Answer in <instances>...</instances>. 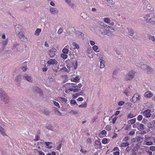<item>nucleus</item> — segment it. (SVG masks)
Returning <instances> with one entry per match:
<instances>
[{
	"instance_id": "1",
	"label": "nucleus",
	"mask_w": 155,
	"mask_h": 155,
	"mask_svg": "<svg viewBox=\"0 0 155 155\" xmlns=\"http://www.w3.org/2000/svg\"><path fill=\"white\" fill-rule=\"evenodd\" d=\"M143 18L147 23L155 24V15L153 13H149L145 15Z\"/></svg>"
},
{
	"instance_id": "2",
	"label": "nucleus",
	"mask_w": 155,
	"mask_h": 155,
	"mask_svg": "<svg viewBox=\"0 0 155 155\" xmlns=\"http://www.w3.org/2000/svg\"><path fill=\"white\" fill-rule=\"evenodd\" d=\"M135 72L134 71H129L125 76V79L126 81L131 80L134 76Z\"/></svg>"
},
{
	"instance_id": "3",
	"label": "nucleus",
	"mask_w": 155,
	"mask_h": 155,
	"mask_svg": "<svg viewBox=\"0 0 155 155\" xmlns=\"http://www.w3.org/2000/svg\"><path fill=\"white\" fill-rule=\"evenodd\" d=\"M0 97L1 98V99L5 103H7L8 102V97L6 94L5 93V92L3 91L0 94Z\"/></svg>"
},
{
	"instance_id": "4",
	"label": "nucleus",
	"mask_w": 155,
	"mask_h": 155,
	"mask_svg": "<svg viewBox=\"0 0 155 155\" xmlns=\"http://www.w3.org/2000/svg\"><path fill=\"white\" fill-rule=\"evenodd\" d=\"M66 85L68 87H74L76 88V87H78V88H81L82 86V85L81 84H78V85H77L76 83H67Z\"/></svg>"
},
{
	"instance_id": "5",
	"label": "nucleus",
	"mask_w": 155,
	"mask_h": 155,
	"mask_svg": "<svg viewBox=\"0 0 155 155\" xmlns=\"http://www.w3.org/2000/svg\"><path fill=\"white\" fill-rule=\"evenodd\" d=\"M141 67L144 70H147V72L148 73L152 72L153 71L149 66L146 64H143L141 65Z\"/></svg>"
},
{
	"instance_id": "6",
	"label": "nucleus",
	"mask_w": 155,
	"mask_h": 155,
	"mask_svg": "<svg viewBox=\"0 0 155 155\" xmlns=\"http://www.w3.org/2000/svg\"><path fill=\"white\" fill-rule=\"evenodd\" d=\"M140 95L137 93H135L133 96L131 101L134 103H136L137 101H139L140 100Z\"/></svg>"
},
{
	"instance_id": "7",
	"label": "nucleus",
	"mask_w": 155,
	"mask_h": 155,
	"mask_svg": "<svg viewBox=\"0 0 155 155\" xmlns=\"http://www.w3.org/2000/svg\"><path fill=\"white\" fill-rule=\"evenodd\" d=\"M143 115L146 118H148L151 116V110L149 109L144 110L142 113Z\"/></svg>"
},
{
	"instance_id": "8",
	"label": "nucleus",
	"mask_w": 155,
	"mask_h": 155,
	"mask_svg": "<svg viewBox=\"0 0 155 155\" xmlns=\"http://www.w3.org/2000/svg\"><path fill=\"white\" fill-rule=\"evenodd\" d=\"M95 148L96 149H100L102 148L101 143L100 141V139H98V140H96L95 141L94 144Z\"/></svg>"
},
{
	"instance_id": "9",
	"label": "nucleus",
	"mask_w": 155,
	"mask_h": 155,
	"mask_svg": "<svg viewBox=\"0 0 155 155\" xmlns=\"http://www.w3.org/2000/svg\"><path fill=\"white\" fill-rule=\"evenodd\" d=\"M18 36L20 39L24 42H25L28 41L27 38L25 36L23 33L19 32L18 33Z\"/></svg>"
},
{
	"instance_id": "10",
	"label": "nucleus",
	"mask_w": 155,
	"mask_h": 155,
	"mask_svg": "<svg viewBox=\"0 0 155 155\" xmlns=\"http://www.w3.org/2000/svg\"><path fill=\"white\" fill-rule=\"evenodd\" d=\"M75 61V59L74 58H72L71 60V63L72 64V66L74 67L75 69H76L78 66V62Z\"/></svg>"
},
{
	"instance_id": "11",
	"label": "nucleus",
	"mask_w": 155,
	"mask_h": 155,
	"mask_svg": "<svg viewBox=\"0 0 155 155\" xmlns=\"http://www.w3.org/2000/svg\"><path fill=\"white\" fill-rule=\"evenodd\" d=\"M50 12L52 14H57L58 12V11L57 8L50 6L49 9Z\"/></svg>"
},
{
	"instance_id": "12",
	"label": "nucleus",
	"mask_w": 155,
	"mask_h": 155,
	"mask_svg": "<svg viewBox=\"0 0 155 155\" xmlns=\"http://www.w3.org/2000/svg\"><path fill=\"white\" fill-rule=\"evenodd\" d=\"M47 63L49 65L54 64L56 65L58 64V62L55 59H50L48 61Z\"/></svg>"
},
{
	"instance_id": "13",
	"label": "nucleus",
	"mask_w": 155,
	"mask_h": 155,
	"mask_svg": "<svg viewBox=\"0 0 155 155\" xmlns=\"http://www.w3.org/2000/svg\"><path fill=\"white\" fill-rule=\"evenodd\" d=\"M34 90H35V91L36 92L39 93L40 95H41L42 94V91L38 87H34Z\"/></svg>"
},
{
	"instance_id": "14",
	"label": "nucleus",
	"mask_w": 155,
	"mask_h": 155,
	"mask_svg": "<svg viewBox=\"0 0 155 155\" xmlns=\"http://www.w3.org/2000/svg\"><path fill=\"white\" fill-rule=\"evenodd\" d=\"M24 77L25 78L27 81L29 82H31L32 81L31 80V78L27 74H25L24 76Z\"/></svg>"
},
{
	"instance_id": "15",
	"label": "nucleus",
	"mask_w": 155,
	"mask_h": 155,
	"mask_svg": "<svg viewBox=\"0 0 155 155\" xmlns=\"http://www.w3.org/2000/svg\"><path fill=\"white\" fill-rule=\"evenodd\" d=\"M58 99L62 103H66L67 101V99L65 98L59 97L58 98Z\"/></svg>"
},
{
	"instance_id": "16",
	"label": "nucleus",
	"mask_w": 155,
	"mask_h": 155,
	"mask_svg": "<svg viewBox=\"0 0 155 155\" xmlns=\"http://www.w3.org/2000/svg\"><path fill=\"white\" fill-rule=\"evenodd\" d=\"M48 54L50 57L51 58H52L54 57L55 55L54 52L52 51L51 50H49Z\"/></svg>"
},
{
	"instance_id": "17",
	"label": "nucleus",
	"mask_w": 155,
	"mask_h": 155,
	"mask_svg": "<svg viewBox=\"0 0 155 155\" xmlns=\"http://www.w3.org/2000/svg\"><path fill=\"white\" fill-rule=\"evenodd\" d=\"M110 139L106 138H104L102 140V143L104 144H107L110 141Z\"/></svg>"
},
{
	"instance_id": "18",
	"label": "nucleus",
	"mask_w": 155,
	"mask_h": 155,
	"mask_svg": "<svg viewBox=\"0 0 155 155\" xmlns=\"http://www.w3.org/2000/svg\"><path fill=\"white\" fill-rule=\"evenodd\" d=\"M99 61L100 62V67L101 68H103L104 66V60L102 59H100Z\"/></svg>"
},
{
	"instance_id": "19",
	"label": "nucleus",
	"mask_w": 155,
	"mask_h": 155,
	"mask_svg": "<svg viewBox=\"0 0 155 155\" xmlns=\"http://www.w3.org/2000/svg\"><path fill=\"white\" fill-rule=\"evenodd\" d=\"M107 132L104 130H102L101 132L98 134V136L100 137H101L102 135H104V137L106 135Z\"/></svg>"
},
{
	"instance_id": "20",
	"label": "nucleus",
	"mask_w": 155,
	"mask_h": 155,
	"mask_svg": "<svg viewBox=\"0 0 155 155\" xmlns=\"http://www.w3.org/2000/svg\"><path fill=\"white\" fill-rule=\"evenodd\" d=\"M143 139V137H140V135H139L137 137L136 140L137 142L141 143Z\"/></svg>"
},
{
	"instance_id": "21",
	"label": "nucleus",
	"mask_w": 155,
	"mask_h": 155,
	"mask_svg": "<svg viewBox=\"0 0 155 155\" xmlns=\"http://www.w3.org/2000/svg\"><path fill=\"white\" fill-rule=\"evenodd\" d=\"M136 121V118H134L133 119H130L128 121V123L130 124H134Z\"/></svg>"
},
{
	"instance_id": "22",
	"label": "nucleus",
	"mask_w": 155,
	"mask_h": 155,
	"mask_svg": "<svg viewBox=\"0 0 155 155\" xmlns=\"http://www.w3.org/2000/svg\"><path fill=\"white\" fill-rule=\"evenodd\" d=\"M68 48V46H66L62 50V52L65 54H68V52L69 51V50Z\"/></svg>"
},
{
	"instance_id": "23",
	"label": "nucleus",
	"mask_w": 155,
	"mask_h": 155,
	"mask_svg": "<svg viewBox=\"0 0 155 155\" xmlns=\"http://www.w3.org/2000/svg\"><path fill=\"white\" fill-rule=\"evenodd\" d=\"M45 143L46 145L47 146V148H49V149H51L52 148V146L51 145L52 144V142H46Z\"/></svg>"
},
{
	"instance_id": "24",
	"label": "nucleus",
	"mask_w": 155,
	"mask_h": 155,
	"mask_svg": "<svg viewBox=\"0 0 155 155\" xmlns=\"http://www.w3.org/2000/svg\"><path fill=\"white\" fill-rule=\"evenodd\" d=\"M130 145V143L128 142H124L121 143L120 146V147H127Z\"/></svg>"
},
{
	"instance_id": "25",
	"label": "nucleus",
	"mask_w": 155,
	"mask_h": 155,
	"mask_svg": "<svg viewBox=\"0 0 155 155\" xmlns=\"http://www.w3.org/2000/svg\"><path fill=\"white\" fill-rule=\"evenodd\" d=\"M135 117V115H134L133 114L131 113H129L127 115V119H130L134 117Z\"/></svg>"
},
{
	"instance_id": "26",
	"label": "nucleus",
	"mask_w": 155,
	"mask_h": 155,
	"mask_svg": "<svg viewBox=\"0 0 155 155\" xmlns=\"http://www.w3.org/2000/svg\"><path fill=\"white\" fill-rule=\"evenodd\" d=\"M0 132H1L3 136L6 135L4 128L1 127H0Z\"/></svg>"
},
{
	"instance_id": "27",
	"label": "nucleus",
	"mask_w": 155,
	"mask_h": 155,
	"mask_svg": "<svg viewBox=\"0 0 155 155\" xmlns=\"http://www.w3.org/2000/svg\"><path fill=\"white\" fill-rule=\"evenodd\" d=\"M153 94L150 93H148L146 92L144 94L145 97H150L153 96Z\"/></svg>"
},
{
	"instance_id": "28",
	"label": "nucleus",
	"mask_w": 155,
	"mask_h": 155,
	"mask_svg": "<svg viewBox=\"0 0 155 155\" xmlns=\"http://www.w3.org/2000/svg\"><path fill=\"white\" fill-rule=\"evenodd\" d=\"M70 91H73L74 92H78L79 91V90L78 88H75L74 87H69Z\"/></svg>"
},
{
	"instance_id": "29",
	"label": "nucleus",
	"mask_w": 155,
	"mask_h": 155,
	"mask_svg": "<svg viewBox=\"0 0 155 155\" xmlns=\"http://www.w3.org/2000/svg\"><path fill=\"white\" fill-rule=\"evenodd\" d=\"M148 38L150 40L152 41L153 42H155V37L152 35H150L148 36Z\"/></svg>"
},
{
	"instance_id": "30",
	"label": "nucleus",
	"mask_w": 155,
	"mask_h": 155,
	"mask_svg": "<svg viewBox=\"0 0 155 155\" xmlns=\"http://www.w3.org/2000/svg\"><path fill=\"white\" fill-rule=\"evenodd\" d=\"M41 31V29L40 28H37L35 31V35H38Z\"/></svg>"
},
{
	"instance_id": "31",
	"label": "nucleus",
	"mask_w": 155,
	"mask_h": 155,
	"mask_svg": "<svg viewBox=\"0 0 155 155\" xmlns=\"http://www.w3.org/2000/svg\"><path fill=\"white\" fill-rule=\"evenodd\" d=\"M72 45L74 47V49L76 48L78 49L79 48V45L75 42H73Z\"/></svg>"
},
{
	"instance_id": "32",
	"label": "nucleus",
	"mask_w": 155,
	"mask_h": 155,
	"mask_svg": "<svg viewBox=\"0 0 155 155\" xmlns=\"http://www.w3.org/2000/svg\"><path fill=\"white\" fill-rule=\"evenodd\" d=\"M105 129L108 131L110 130L111 129V126L109 125H107L105 127Z\"/></svg>"
},
{
	"instance_id": "33",
	"label": "nucleus",
	"mask_w": 155,
	"mask_h": 155,
	"mask_svg": "<svg viewBox=\"0 0 155 155\" xmlns=\"http://www.w3.org/2000/svg\"><path fill=\"white\" fill-rule=\"evenodd\" d=\"M87 104L86 102H84V103L83 104L79 105L78 106V107L80 108L81 107H87Z\"/></svg>"
},
{
	"instance_id": "34",
	"label": "nucleus",
	"mask_w": 155,
	"mask_h": 155,
	"mask_svg": "<svg viewBox=\"0 0 155 155\" xmlns=\"http://www.w3.org/2000/svg\"><path fill=\"white\" fill-rule=\"evenodd\" d=\"M104 21L107 24H109L110 22V20L109 18H104Z\"/></svg>"
},
{
	"instance_id": "35",
	"label": "nucleus",
	"mask_w": 155,
	"mask_h": 155,
	"mask_svg": "<svg viewBox=\"0 0 155 155\" xmlns=\"http://www.w3.org/2000/svg\"><path fill=\"white\" fill-rule=\"evenodd\" d=\"M101 29H102V28H100V30L101 32V34L102 35H106L107 33V30H103V31L102 32V31Z\"/></svg>"
},
{
	"instance_id": "36",
	"label": "nucleus",
	"mask_w": 155,
	"mask_h": 155,
	"mask_svg": "<svg viewBox=\"0 0 155 155\" xmlns=\"http://www.w3.org/2000/svg\"><path fill=\"white\" fill-rule=\"evenodd\" d=\"M143 118V117L142 115H139L137 117V120L139 121H140Z\"/></svg>"
},
{
	"instance_id": "37",
	"label": "nucleus",
	"mask_w": 155,
	"mask_h": 155,
	"mask_svg": "<svg viewBox=\"0 0 155 155\" xmlns=\"http://www.w3.org/2000/svg\"><path fill=\"white\" fill-rule=\"evenodd\" d=\"M145 142H146V145H151L153 144V142L151 141H145Z\"/></svg>"
},
{
	"instance_id": "38",
	"label": "nucleus",
	"mask_w": 155,
	"mask_h": 155,
	"mask_svg": "<svg viewBox=\"0 0 155 155\" xmlns=\"http://www.w3.org/2000/svg\"><path fill=\"white\" fill-rule=\"evenodd\" d=\"M139 128L141 130H144V125L143 124H140L139 125Z\"/></svg>"
},
{
	"instance_id": "39",
	"label": "nucleus",
	"mask_w": 155,
	"mask_h": 155,
	"mask_svg": "<svg viewBox=\"0 0 155 155\" xmlns=\"http://www.w3.org/2000/svg\"><path fill=\"white\" fill-rule=\"evenodd\" d=\"M79 80V78L78 77H76L73 79V81L74 82H77Z\"/></svg>"
},
{
	"instance_id": "40",
	"label": "nucleus",
	"mask_w": 155,
	"mask_h": 155,
	"mask_svg": "<svg viewBox=\"0 0 155 155\" xmlns=\"http://www.w3.org/2000/svg\"><path fill=\"white\" fill-rule=\"evenodd\" d=\"M61 57L64 59H66L67 58V55L66 54H61Z\"/></svg>"
},
{
	"instance_id": "41",
	"label": "nucleus",
	"mask_w": 155,
	"mask_h": 155,
	"mask_svg": "<svg viewBox=\"0 0 155 155\" xmlns=\"http://www.w3.org/2000/svg\"><path fill=\"white\" fill-rule=\"evenodd\" d=\"M70 113L74 114H75L78 113V111L77 110H72L71 111Z\"/></svg>"
},
{
	"instance_id": "42",
	"label": "nucleus",
	"mask_w": 155,
	"mask_h": 155,
	"mask_svg": "<svg viewBox=\"0 0 155 155\" xmlns=\"http://www.w3.org/2000/svg\"><path fill=\"white\" fill-rule=\"evenodd\" d=\"M53 127L52 125H48L47 127V128L49 130H53Z\"/></svg>"
},
{
	"instance_id": "43",
	"label": "nucleus",
	"mask_w": 155,
	"mask_h": 155,
	"mask_svg": "<svg viewBox=\"0 0 155 155\" xmlns=\"http://www.w3.org/2000/svg\"><path fill=\"white\" fill-rule=\"evenodd\" d=\"M150 149L153 151H155V147L154 146H152L150 147Z\"/></svg>"
},
{
	"instance_id": "44",
	"label": "nucleus",
	"mask_w": 155,
	"mask_h": 155,
	"mask_svg": "<svg viewBox=\"0 0 155 155\" xmlns=\"http://www.w3.org/2000/svg\"><path fill=\"white\" fill-rule=\"evenodd\" d=\"M86 141L87 143H91L92 142V140L90 138L87 139L86 140Z\"/></svg>"
},
{
	"instance_id": "45",
	"label": "nucleus",
	"mask_w": 155,
	"mask_h": 155,
	"mask_svg": "<svg viewBox=\"0 0 155 155\" xmlns=\"http://www.w3.org/2000/svg\"><path fill=\"white\" fill-rule=\"evenodd\" d=\"M124 104V102L123 101H120L118 102V104L119 106H122Z\"/></svg>"
},
{
	"instance_id": "46",
	"label": "nucleus",
	"mask_w": 155,
	"mask_h": 155,
	"mask_svg": "<svg viewBox=\"0 0 155 155\" xmlns=\"http://www.w3.org/2000/svg\"><path fill=\"white\" fill-rule=\"evenodd\" d=\"M63 31V29L62 28H60V29H59L58 31V34H61Z\"/></svg>"
},
{
	"instance_id": "47",
	"label": "nucleus",
	"mask_w": 155,
	"mask_h": 155,
	"mask_svg": "<svg viewBox=\"0 0 155 155\" xmlns=\"http://www.w3.org/2000/svg\"><path fill=\"white\" fill-rule=\"evenodd\" d=\"M38 152L39 153V155H45L44 153L41 151L38 150Z\"/></svg>"
},
{
	"instance_id": "48",
	"label": "nucleus",
	"mask_w": 155,
	"mask_h": 155,
	"mask_svg": "<svg viewBox=\"0 0 155 155\" xmlns=\"http://www.w3.org/2000/svg\"><path fill=\"white\" fill-rule=\"evenodd\" d=\"M78 93H76L74 94L73 95V98H76L78 96L80 95V94H78Z\"/></svg>"
},
{
	"instance_id": "49",
	"label": "nucleus",
	"mask_w": 155,
	"mask_h": 155,
	"mask_svg": "<svg viewBox=\"0 0 155 155\" xmlns=\"http://www.w3.org/2000/svg\"><path fill=\"white\" fill-rule=\"evenodd\" d=\"M54 103L55 105L58 107L59 108L60 107V106H59V104L58 102H56V101H54Z\"/></svg>"
},
{
	"instance_id": "50",
	"label": "nucleus",
	"mask_w": 155,
	"mask_h": 155,
	"mask_svg": "<svg viewBox=\"0 0 155 155\" xmlns=\"http://www.w3.org/2000/svg\"><path fill=\"white\" fill-rule=\"evenodd\" d=\"M113 154L114 155H119L120 152L119 151H116L113 152Z\"/></svg>"
},
{
	"instance_id": "51",
	"label": "nucleus",
	"mask_w": 155,
	"mask_h": 155,
	"mask_svg": "<svg viewBox=\"0 0 155 155\" xmlns=\"http://www.w3.org/2000/svg\"><path fill=\"white\" fill-rule=\"evenodd\" d=\"M135 134V132L134 131H130L129 133V135L130 136H132L134 135Z\"/></svg>"
},
{
	"instance_id": "52",
	"label": "nucleus",
	"mask_w": 155,
	"mask_h": 155,
	"mask_svg": "<svg viewBox=\"0 0 155 155\" xmlns=\"http://www.w3.org/2000/svg\"><path fill=\"white\" fill-rule=\"evenodd\" d=\"M92 48L94 51H96L98 49V46L96 45H94Z\"/></svg>"
},
{
	"instance_id": "53",
	"label": "nucleus",
	"mask_w": 155,
	"mask_h": 155,
	"mask_svg": "<svg viewBox=\"0 0 155 155\" xmlns=\"http://www.w3.org/2000/svg\"><path fill=\"white\" fill-rule=\"evenodd\" d=\"M147 135H145V141H148L150 139V137H147Z\"/></svg>"
},
{
	"instance_id": "54",
	"label": "nucleus",
	"mask_w": 155,
	"mask_h": 155,
	"mask_svg": "<svg viewBox=\"0 0 155 155\" xmlns=\"http://www.w3.org/2000/svg\"><path fill=\"white\" fill-rule=\"evenodd\" d=\"M123 93L127 96H128V91L127 90H125Z\"/></svg>"
},
{
	"instance_id": "55",
	"label": "nucleus",
	"mask_w": 155,
	"mask_h": 155,
	"mask_svg": "<svg viewBox=\"0 0 155 155\" xmlns=\"http://www.w3.org/2000/svg\"><path fill=\"white\" fill-rule=\"evenodd\" d=\"M71 103L73 104H76V101L74 100H71Z\"/></svg>"
},
{
	"instance_id": "56",
	"label": "nucleus",
	"mask_w": 155,
	"mask_h": 155,
	"mask_svg": "<svg viewBox=\"0 0 155 155\" xmlns=\"http://www.w3.org/2000/svg\"><path fill=\"white\" fill-rule=\"evenodd\" d=\"M129 139V138L128 137H124L123 139V140L125 141H127Z\"/></svg>"
},
{
	"instance_id": "57",
	"label": "nucleus",
	"mask_w": 155,
	"mask_h": 155,
	"mask_svg": "<svg viewBox=\"0 0 155 155\" xmlns=\"http://www.w3.org/2000/svg\"><path fill=\"white\" fill-rule=\"evenodd\" d=\"M83 100H84L83 98L82 97H79L77 99V100L78 101H83Z\"/></svg>"
},
{
	"instance_id": "58",
	"label": "nucleus",
	"mask_w": 155,
	"mask_h": 155,
	"mask_svg": "<svg viewBox=\"0 0 155 155\" xmlns=\"http://www.w3.org/2000/svg\"><path fill=\"white\" fill-rule=\"evenodd\" d=\"M80 152H81L83 153H84V154L86 153L87 152L86 150H83L82 149H81V150H80Z\"/></svg>"
},
{
	"instance_id": "59",
	"label": "nucleus",
	"mask_w": 155,
	"mask_h": 155,
	"mask_svg": "<svg viewBox=\"0 0 155 155\" xmlns=\"http://www.w3.org/2000/svg\"><path fill=\"white\" fill-rule=\"evenodd\" d=\"M21 69L23 71L25 72L26 71L27 69V66L23 67L21 68Z\"/></svg>"
},
{
	"instance_id": "60",
	"label": "nucleus",
	"mask_w": 155,
	"mask_h": 155,
	"mask_svg": "<svg viewBox=\"0 0 155 155\" xmlns=\"http://www.w3.org/2000/svg\"><path fill=\"white\" fill-rule=\"evenodd\" d=\"M39 136L38 135H37L35 136V139L34 140L35 141H37L38 140H39Z\"/></svg>"
},
{
	"instance_id": "61",
	"label": "nucleus",
	"mask_w": 155,
	"mask_h": 155,
	"mask_svg": "<svg viewBox=\"0 0 155 155\" xmlns=\"http://www.w3.org/2000/svg\"><path fill=\"white\" fill-rule=\"evenodd\" d=\"M134 33V31H133L131 30L130 31H129L128 33V34L132 36L133 35Z\"/></svg>"
},
{
	"instance_id": "62",
	"label": "nucleus",
	"mask_w": 155,
	"mask_h": 155,
	"mask_svg": "<svg viewBox=\"0 0 155 155\" xmlns=\"http://www.w3.org/2000/svg\"><path fill=\"white\" fill-rule=\"evenodd\" d=\"M44 114L46 115H48L49 113V112L48 111L45 110L44 111Z\"/></svg>"
},
{
	"instance_id": "63",
	"label": "nucleus",
	"mask_w": 155,
	"mask_h": 155,
	"mask_svg": "<svg viewBox=\"0 0 155 155\" xmlns=\"http://www.w3.org/2000/svg\"><path fill=\"white\" fill-rule=\"evenodd\" d=\"M61 144L59 143V145L57 147V149L58 150H59L61 149Z\"/></svg>"
},
{
	"instance_id": "64",
	"label": "nucleus",
	"mask_w": 155,
	"mask_h": 155,
	"mask_svg": "<svg viewBox=\"0 0 155 155\" xmlns=\"http://www.w3.org/2000/svg\"><path fill=\"white\" fill-rule=\"evenodd\" d=\"M113 150L114 151L117 150V151H119V150L118 147H116L114 148Z\"/></svg>"
}]
</instances>
